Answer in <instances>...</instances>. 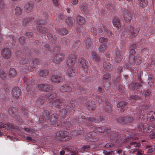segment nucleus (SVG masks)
Listing matches in <instances>:
<instances>
[{"label":"nucleus","mask_w":155,"mask_h":155,"mask_svg":"<svg viewBox=\"0 0 155 155\" xmlns=\"http://www.w3.org/2000/svg\"><path fill=\"white\" fill-rule=\"evenodd\" d=\"M26 140H29V141H32V139L31 137H27L26 138Z\"/></svg>","instance_id":"3c124183"},{"label":"nucleus","mask_w":155,"mask_h":155,"mask_svg":"<svg viewBox=\"0 0 155 155\" xmlns=\"http://www.w3.org/2000/svg\"><path fill=\"white\" fill-rule=\"evenodd\" d=\"M105 128L104 127H99L96 128V130L97 131L102 133L105 131Z\"/></svg>","instance_id":"f704fd0d"},{"label":"nucleus","mask_w":155,"mask_h":155,"mask_svg":"<svg viewBox=\"0 0 155 155\" xmlns=\"http://www.w3.org/2000/svg\"><path fill=\"white\" fill-rule=\"evenodd\" d=\"M38 31L41 33H45L47 32L46 29L41 26H39L37 28Z\"/></svg>","instance_id":"cd10ccee"},{"label":"nucleus","mask_w":155,"mask_h":155,"mask_svg":"<svg viewBox=\"0 0 155 155\" xmlns=\"http://www.w3.org/2000/svg\"><path fill=\"white\" fill-rule=\"evenodd\" d=\"M78 2V0H71V3L74 5H77Z\"/></svg>","instance_id":"a18cd8bd"},{"label":"nucleus","mask_w":155,"mask_h":155,"mask_svg":"<svg viewBox=\"0 0 155 155\" xmlns=\"http://www.w3.org/2000/svg\"><path fill=\"white\" fill-rule=\"evenodd\" d=\"M108 39L104 37L100 38H99V41L101 43L107 42L108 41Z\"/></svg>","instance_id":"58836bf2"},{"label":"nucleus","mask_w":155,"mask_h":155,"mask_svg":"<svg viewBox=\"0 0 155 155\" xmlns=\"http://www.w3.org/2000/svg\"><path fill=\"white\" fill-rule=\"evenodd\" d=\"M113 23L114 26L117 28H119L120 26V21L118 18H114L113 21Z\"/></svg>","instance_id":"2eb2a0df"},{"label":"nucleus","mask_w":155,"mask_h":155,"mask_svg":"<svg viewBox=\"0 0 155 155\" xmlns=\"http://www.w3.org/2000/svg\"><path fill=\"white\" fill-rule=\"evenodd\" d=\"M56 31L59 34L61 35H64L68 34V30L64 28H61L58 30L57 28L56 29Z\"/></svg>","instance_id":"a211bd4d"},{"label":"nucleus","mask_w":155,"mask_h":155,"mask_svg":"<svg viewBox=\"0 0 155 155\" xmlns=\"http://www.w3.org/2000/svg\"><path fill=\"white\" fill-rule=\"evenodd\" d=\"M60 90L62 92H68L71 91V88L68 86L64 85L60 87Z\"/></svg>","instance_id":"f3484780"},{"label":"nucleus","mask_w":155,"mask_h":155,"mask_svg":"<svg viewBox=\"0 0 155 155\" xmlns=\"http://www.w3.org/2000/svg\"><path fill=\"white\" fill-rule=\"evenodd\" d=\"M121 88L122 89V91H120V89H119V90L120 92H123L124 91V87H121ZM119 89H120V88Z\"/></svg>","instance_id":"5fc2aeb1"},{"label":"nucleus","mask_w":155,"mask_h":155,"mask_svg":"<svg viewBox=\"0 0 155 155\" xmlns=\"http://www.w3.org/2000/svg\"><path fill=\"white\" fill-rule=\"evenodd\" d=\"M137 155H142L144 153V152L141 150H139L137 151Z\"/></svg>","instance_id":"49530a36"},{"label":"nucleus","mask_w":155,"mask_h":155,"mask_svg":"<svg viewBox=\"0 0 155 155\" xmlns=\"http://www.w3.org/2000/svg\"><path fill=\"white\" fill-rule=\"evenodd\" d=\"M66 23L69 25H72L74 22L73 19L71 17H68L66 20Z\"/></svg>","instance_id":"72a5a7b5"},{"label":"nucleus","mask_w":155,"mask_h":155,"mask_svg":"<svg viewBox=\"0 0 155 155\" xmlns=\"http://www.w3.org/2000/svg\"><path fill=\"white\" fill-rule=\"evenodd\" d=\"M150 92L148 91H147L145 92V94L147 96L149 95L150 94Z\"/></svg>","instance_id":"8fccbe9b"},{"label":"nucleus","mask_w":155,"mask_h":155,"mask_svg":"<svg viewBox=\"0 0 155 155\" xmlns=\"http://www.w3.org/2000/svg\"><path fill=\"white\" fill-rule=\"evenodd\" d=\"M107 154H108L106 155H110V152H109Z\"/></svg>","instance_id":"0e129e2a"},{"label":"nucleus","mask_w":155,"mask_h":155,"mask_svg":"<svg viewBox=\"0 0 155 155\" xmlns=\"http://www.w3.org/2000/svg\"><path fill=\"white\" fill-rule=\"evenodd\" d=\"M154 114L153 112H150L147 115V117L148 119H149L151 121L154 120Z\"/></svg>","instance_id":"393cba45"},{"label":"nucleus","mask_w":155,"mask_h":155,"mask_svg":"<svg viewBox=\"0 0 155 155\" xmlns=\"http://www.w3.org/2000/svg\"><path fill=\"white\" fill-rule=\"evenodd\" d=\"M133 120V118L132 117L127 116L123 117L119 119L118 121L120 123L127 124L132 122Z\"/></svg>","instance_id":"20e7f679"},{"label":"nucleus","mask_w":155,"mask_h":155,"mask_svg":"<svg viewBox=\"0 0 155 155\" xmlns=\"http://www.w3.org/2000/svg\"><path fill=\"white\" fill-rule=\"evenodd\" d=\"M12 94L15 98H18L20 95V90L18 87L14 88L12 90Z\"/></svg>","instance_id":"0eeeda50"},{"label":"nucleus","mask_w":155,"mask_h":155,"mask_svg":"<svg viewBox=\"0 0 155 155\" xmlns=\"http://www.w3.org/2000/svg\"><path fill=\"white\" fill-rule=\"evenodd\" d=\"M15 13L17 15H19L21 13V10L19 7H17L15 8Z\"/></svg>","instance_id":"473e14b6"},{"label":"nucleus","mask_w":155,"mask_h":155,"mask_svg":"<svg viewBox=\"0 0 155 155\" xmlns=\"http://www.w3.org/2000/svg\"><path fill=\"white\" fill-rule=\"evenodd\" d=\"M2 36L1 34H0V43L2 41Z\"/></svg>","instance_id":"6e6d98bb"},{"label":"nucleus","mask_w":155,"mask_h":155,"mask_svg":"<svg viewBox=\"0 0 155 155\" xmlns=\"http://www.w3.org/2000/svg\"><path fill=\"white\" fill-rule=\"evenodd\" d=\"M33 5V2L31 1H30L28 2L25 5V8L28 12H30L32 10Z\"/></svg>","instance_id":"ddd939ff"},{"label":"nucleus","mask_w":155,"mask_h":155,"mask_svg":"<svg viewBox=\"0 0 155 155\" xmlns=\"http://www.w3.org/2000/svg\"><path fill=\"white\" fill-rule=\"evenodd\" d=\"M109 30L107 29V28L105 26H103L101 28H100L99 29V31L100 32H102L104 31V33L107 34L108 35H109L107 33L108 31Z\"/></svg>","instance_id":"c756f323"},{"label":"nucleus","mask_w":155,"mask_h":155,"mask_svg":"<svg viewBox=\"0 0 155 155\" xmlns=\"http://www.w3.org/2000/svg\"><path fill=\"white\" fill-rule=\"evenodd\" d=\"M9 74L10 77L11 78H14L16 76V72L15 69L13 68L10 69L9 71Z\"/></svg>","instance_id":"4be33fe9"},{"label":"nucleus","mask_w":155,"mask_h":155,"mask_svg":"<svg viewBox=\"0 0 155 155\" xmlns=\"http://www.w3.org/2000/svg\"><path fill=\"white\" fill-rule=\"evenodd\" d=\"M147 3V0H139L138 5L140 7L142 8L146 7Z\"/></svg>","instance_id":"412c9836"},{"label":"nucleus","mask_w":155,"mask_h":155,"mask_svg":"<svg viewBox=\"0 0 155 155\" xmlns=\"http://www.w3.org/2000/svg\"><path fill=\"white\" fill-rule=\"evenodd\" d=\"M18 120L20 122H22V120L19 117L18 118Z\"/></svg>","instance_id":"13d9d810"},{"label":"nucleus","mask_w":155,"mask_h":155,"mask_svg":"<svg viewBox=\"0 0 155 155\" xmlns=\"http://www.w3.org/2000/svg\"><path fill=\"white\" fill-rule=\"evenodd\" d=\"M65 153V152L64 151H61L60 152V154L61 155H64Z\"/></svg>","instance_id":"4d7b16f0"},{"label":"nucleus","mask_w":155,"mask_h":155,"mask_svg":"<svg viewBox=\"0 0 155 155\" xmlns=\"http://www.w3.org/2000/svg\"><path fill=\"white\" fill-rule=\"evenodd\" d=\"M4 8V3L3 2L0 1V10H1Z\"/></svg>","instance_id":"c03bdc74"},{"label":"nucleus","mask_w":155,"mask_h":155,"mask_svg":"<svg viewBox=\"0 0 155 155\" xmlns=\"http://www.w3.org/2000/svg\"><path fill=\"white\" fill-rule=\"evenodd\" d=\"M53 106L55 107H58L61 105V103L60 101L58 100L53 101L52 103Z\"/></svg>","instance_id":"a878e982"},{"label":"nucleus","mask_w":155,"mask_h":155,"mask_svg":"<svg viewBox=\"0 0 155 155\" xmlns=\"http://www.w3.org/2000/svg\"><path fill=\"white\" fill-rule=\"evenodd\" d=\"M80 9L84 12H88L89 11L87 4H83L80 6Z\"/></svg>","instance_id":"5701e85b"},{"label":"nucleus","mask_w":155,"mask_h":155,"mask_svg":"<svg viewBox=\"0 0 155 155\" xmlns=\"http://www.w3.org/2000/svg\"><path fill=\"white\" fill-rule=\"evenodd\" d=\"M77 154V152L76 151H72L71 152V155H76Z\"/></svg>","instance_id":"864d4df0"},{"label":"nucleus","mask_w":155,"mask_h":155,"mask_svg":"<svg viewBox=\"0 0 155 155\" xmlns=\"http://www.w3.org/2000/svg\"><path fill=\"white\" fill-rule=\"evenodd\" d=\"M126 104V103L122 101L120 102L117 105L118 107H124Z\"/></svg>","instance_id":"4c0bfd02"},{"label":"nucleus","mask_w":155,"mask_h":155,"mask_svg":"<svg viewBox=\"0 0 155 155\" xmlns=\"http://www.w3.org/2000/svg\"><path fill=\"white\" fill-rule=\"evenodd\" d=\"M84 43L86 46L89 47L91 46V39L88 37L86 38L84 40Z\"/></svg>","instance_id":"bb28decb"},{"label":"nucleus","mask_w":155,"mask_h":155,"mask_svg":"<svg viewBox=\"0 0 155 155\" xmlns=\"http://www.w3.org/2000/svg\"><path fill=\"white\" fill-rule=\"evenodd\" d=\"M68 133L67 132H64L63 131H58L55 134V137L56 139L59 140H67L68 139L66 138L67 137Z\"/></svg>","instance_id":"f03ea898"},{"label":"nucleus","mask_w":155,"mask_h":155,"mask_svg":"<svg viewBox=\"0 0 155 155\" xmlns=\"http://www.w3.org/2000/svg\"><path fill=\"white\" fill-rule=\"evenodd\" d=\"M67 12L68 13H69L70 12H71V10L69 8H67Z\"/></svg>","instance_id":"052dcab7"},{"label":"nucleus","mask_w":155,"mask_h":155,"mask_svg":"<svg viewBox=\"0 0 155 155\" xmlns=\"http://www.w3.org/2000/svg\"><path fill=\"white\" fill-rule=\"evenodd\" d=\"M38 89L41 91H48L50 90V86L47 84H40L38 86Z\"/></svg>","instance_id":"39448f33"},{"label":"nucleus","mask_w":155,"mask_h":155,"mask_svg":"<svg viewBox=\"0 0 155 155\" xmlns=\"http://www.w3.org/2000/svg\"><path fill=\"white\" fill-rule=\"evenodd\" d=\"M3 125V127H4L5 128H7V129H10V127H9L8 126V127L7 125H6V124H2Z\"/></svg>","instance_id":"603ef678"},{"label":"nucleus","mask_w":155,"mask_h":155,"mask_svg":"<svg viewBox=\"0 0 155 155\" xmlns=\"http://www.w3.org/2000/svg\"><path fill=\"white\" fill-rule=\"evenodd\" d=\"M25 130L26 131H30L32 133H33V132H34V130L32 129H29L28 128H25Z\"/></svg>","instance_id":"de8ad7c7"},{"label":"nucleus","mask_w":155,"mask_h":155,"mask_svg":"<svg viewBox=\"0 0 155 155\" xmlns=\"http://www.w3.org/2000/svg\"><path fill=\"white\" fill-rule=\"evenodd\" d=\"M108 5H107V8H108V9H110V8H108ZM109 7H110V5H109Z\"/></svg>","instance_id":"e2e57ef3"},{"label":"nucleus","mask_w":155,"mask_h":155,"mask_svg":"<svg viewBox=\"0 0 155 155\" xmlns=\"http://www.w3.org/2000/svg\"><path fill=\"white\" fill-rule=\"evenodd\" d=\"M75 63V57L73 55H70L67 60V64L69 67L72 66Z\"/></svg>","instance_id":"6e6552de"},{"label":"nucleus","mask_w":155,"mask_h":155,"mask_svg":"<svg viewBox=\"0 0 155 155\" xmlns=\"http://www.w3.org/2000/svg\"><path fill=\"white\" fill-rule=\"evenodd\" d=\"M2 135V133L1 131H0V137H1Z\"/></svg>","instance_id":"680f3d73"},{"label":"nucleus","mask_w":155,"mask_h":155,"mask_svg":"<svg viewBox=\"0 0 155 155\" xmlns=\"http://www.w3.org/2000/svg\"><path fill=\"white\" fill-rule=\"evenodd\" d=\"M51 80L55 82H60L62 81V78L60 74L54 75L51 77Z\"/></svg>","instance_id":"4468645a"},{"label":"nucleus","mask_w":155,"mask_h":155,"mask_svg":"<svg viewBox=\"0 0 155 155\" xmlns=\"http://www.w3.org/2000/svg\"><path fill=\"white\" fill-rule=\"evenodd\" d=\"M79 64L81 67L84 70L87 69V65L85 59L83 58H80L78 60Z\"/></svg>","instance_id":"423d86ee"},{"label":"nucleus","mask_w":155,"mask_h":155,"mask_svg":"<svg viewBox=\"0 0 155 155\" xmlns=\"http://www.w3.org/2000/svg\"><path fill=\"white\" fill-rule=\"evenodd\" d=\"M138 97H137L136 96H132L130 97V98L133 99H134V100H135L136 99H138Z\"/></svg>","instance_id":"09e8293b"},{"label":"nucleus","mask_w":155,"mask_h":155,"mask_svg":"<svg viewBox=\"0 0 155 155\" xmlns=\"http://www.w3.org/2000/svg\"><path fill=\"white\" fill-rule=\"evenodd\" d=\"M107 45L104 44H102L98 48L99 52L100 53H102L107 50Z\"/></svg>","instance_id":"dca6fc26"},{"label":"nucleus","mask_w":155,"mask_h":155,"mask_svg":"<svg viewBox=\"0 0 155 155\" xmlns=\"http://www.w3.org/2000/svg\"><path fill=\"white\" fill-rule=\"evenodd\" d=\"M45 24V22H42V21H40V23H38V24Z\"/></svg>","instance_id":"bf43d9fd"},{"label":"nucleus","mask_w":155,"mask_h":155,"mask_svg":"<svg viewBox=\"0 0 155 155\" xmlns=\"http://www.w3.org/2000/svg\"><path fill=\"white\" fill-rule=\"evenodd\" d=\"M146 147L148 149L147 152L148 153H151L153 152V150L151 146H147Z\"/></svg>","instance_id":"a19ab883"},{"label":"nucleus","mask_w":155,"mask_h":155,"mask_svg":"<svg viewBox=\"0 0 155 155\" xmlns=\"http://www.w3.org/2000/svg\"><path fill=\"white\" fill-rule=\"evenodd\" d=\"M39 74L40 76H46L48 74V73L46 71H41L39 72Z\"/></svg>","instance_id":"e433bc0d"},{"label":"nucleus","mask_w":155,"mask_h":155,"mask_svg":"<svg viewBox=\"0 0 155 155\" xmlns=\"http://www.w3.org/2000/svg\"><path fill=\"white\" fill-rule=\"evenodd\" d=\"M110 77V75L108 74H106L103 76V78L104 79H107Z\"/></svg>","instance_id":"37998d69"},{"label":"nucleus","mask_w":155,"mask_h":155,"mask_svg":"<svg viewBox=\"0 0 155 155\" xmlns=\"http://www.w3.org/2000/svg\"><path fill=\"white\" fill-rule=\"evenodd\" d=\"M130 56L129 58V60L130 63L131 64H132L134 63L135 61L134 57V54H135V51L134 49H132V47H130Z\"/></svg>","instance_id":"9b49d317"},{"label":"nucleus","mask_w":155,"mask_h":155,"mask_svg":"<svg viewBox=\"0 0 155 155\" xmlns=\"http://www.w3.org/2000/svg\"><path fill=\"white\" fill-rule=\"evenodd\" d=\"M77 22L80 25L84 24L85 22L84 18L83 17L78 16L77 18Z\"/></svg>","instance_id":"aec40b11"},{"label":"nucleus","mask_w":155,"mask_h":155,"mask_svg":"<svg viewBox=\"0 0 155 155\" xmlns=\"http://www.w3.org/2000/svg\"><path fill=\"white\" fill-rule=\"evenodd\" d=\"M120 110L121 111V112H123V111H124V109H122V110Z\"/></svg>","instance_id":"338daca9"},{"label":"nucleus","mask_w":155,"mask_h":155,"mask_svg":"<svg viewBox=\"0 0 155 155\" xmlns=\"http://www.w3.org/2000/svg\"><path fill=\"white\" fill-rule=\"evenodd\" d=\"M139 31L138 28L130 26L128 28L127 32L130 37V38H132L137 35Z\"/></svg>","instance_id":"f257e3e1"},{"label":"nucleus","mask_w":155,"mask_h":155,"mask_svg":"<svg viewBox=\"0 0 155 155\" xmlns=\"http://www.w3.org/2000/svg\"><path fill=\"white\" fill-rule=\"evenodd\" d=\"M91 31L92 35L93 36H95L96 35L97 32L95 28L94 27H92L91 28Z\"/></svg>","instance_id":"c9c22d12"},{"label":"nucleus","mask_w":155,"mask_h":155,"mask_svg":"<svg viewBox=\"0 0 155 155\" xmlns=\"http://www.w3.org/2000/svg\"><path fill=\"white\" fill-rule=\"evenodd\" d=\"M91 55L92 56L93 59L96 61H98L100 58L97 55L96 53L94 52L91 53Z\"/></svg>","instance_id":"c85d7f7f"},{"label":"nucleus","mask_w":155,"mask_h":155,"mask_svg":"<svg viewBox=\"0 0 155 155\" xmlns=\"http://www.w3.org/2000/svg\"><path fill=\"white\" fill-rule=\"evenodd\" d=\"M105 110L108 113H110L112 111V109L109 104H106L105 106Z\"/></svg>","instance_id":"2f4dec72"},{"label":"nucleus","mask_w":155,"mask_h":155,"mask_svg":"<svg viewBox=\"0 0 155 155\" xmlns=\"http://www.w3.org/2000/svg\"><path fill=\"white\" fill-rule=\"evenodd\" d=\"M114 59L117 62H119L121 60L122 58L120 52L119 50H117L114 55Z\"/></svg>","instance_id":"f8f14e48"},{"label":"nucleus","mask_w":155,"mask_h":155,"mask_svg":"<svg viewBox=\"0 0 155 155\" xmlns=\"http://www.w3.org/2000/svg\"><path fill=\"white\" fill-rule=\"evenodd\" d=\"M58 116L56 114H53L51 115V121L52 124H54L58 119Z\"/></svg>","instance_id":"b1692460"},{"label":"nucleus","mask_w":155,"mask_h":155,"mask_svg":"<svg viewBox=\"0 0 155 155\" xmlns=\"http://www.w3.org/2000/svg\"><path fill=\"white\" fill-rule=\"evenodd\" d=\"M28 87H26V88H27V89L28 90H29V89H28Z\"/></svg>","instance_id":"69168bd1"},{"label":"nucleus","mask_w":155,"mask_h":155,"mask_svg":"<svg viewBox=\"0 0 155 155\" xmlns=\"http://www.w3.org/2000/svg\"><path fill=\"white\" fill-rule=\"evenodd\" d=\"M99 90L100 89V91H101L102 90V89L101 88H99Z\"/></svg>","instance_id":"774afa93"},{"label":"nucleus","mask_w":155,"mask_h":155,"mask_svg":"<svg viewBox=\"0 0 155 155\" xmlns=\"http://www.w3.org/2000/svg\"><path fill=\"white\" fill-rule=\"evenodd\" d=\"M124 19L127 22H129L131 19V14L130 11L128 10H125L124 12Z\"/></svg>","instance_id":"9d476101"},{"label":"nucleus","mask_w":155,"mask_h":155,"mask_svg":"<svg viewBox=\"0 0 155 155\" xmlns=\"http://www.w3.org/2000/svg\"><path fill=\"white\" fill-rule=\"evenodd\" d=\"M52 2L53 4L56 6H58L60 4L59 0H52Z\"/></svg>","instance_id":"ea45409f"},{"label":"nucleus","mask_w":155,"mask_h":155,"mask_svg":"<svg viewBox=\"0 0 155 155\" xmlns=\"http://www.w3.org/2000/svg\"><path fill=\"white\" fill-rule=\"evenodd\" d=\"M104 68L107 71H110L112 69L111 65L108 62H105L103 64Z\"/></svg>","instance_id":"6ab92c4d"},{"label":"nucleus","mask_w":155,"mask_h":155,"mask_svg":"<svg viewBox=\"0 0 155 155\" xmlns=\"http://www.w3.org/2000/svg\"><path fill=\"white\" fill-rule=\"evenodd\" d=\"M1 55L4 58L8 59L11 56V52L9 49L4 48L1 50Z\"/></svg>","instance_id":"7ed1b4c3"},{"label":"nucleus","mask_w":155,"mask_h":155,"mask_svg":"<svg viewBox=\"0 0 155 155\" xmlns=\"http://www.w3.org/2000/svg\"><path fill=\"white\" fill-rule=\"evenodd\" d=\"M64 58L63 55L58 53L54 56V61L55 63L58 64L63 60Z\"/></svg>","instance_id":"1a4fd4ad"},{"label":"nucleus","mask_w":155,"mask_h":155,"mask_svg":"<svg viewBox=\"0 0 155 155\" xmlns=\"http://www.w3.org/2000/svg\"><path fill=\"white\" fill-rule=\"evenodd\" d=\"M95 105L91 102H89L88 105V108L90 110H93L95 107Z\"/></svg>","instance_id":"7c9ffc66"},{"label":"nucleus","mask_w":155,"mask_h":155,"mask_svg":"<svg viewBox=\"0 0 155 155\" xmlns=\"http://www.w3.org/2000/svg\"><path fill=\"white\" fill-rule=\"evenodd\" d=\"M19 41L21 44H23L25 42V38L24 37H21L19 38Z\"/></svg>","instance_id":"79ce46f5"}]
</instances>
